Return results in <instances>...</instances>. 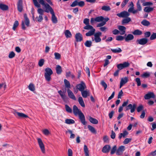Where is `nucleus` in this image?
<instances>
[{"label":"nucleus","mask_w":156,"mask_h":156,"mask_svg":"<svg viewBox=\"0 0 156 156\" xmlns=\"http://www.w3.org/2000/svg\"><path fill=\"white\" fill-rule=\"evenodd\" d=\"M34 6L37 8H40V4L44 6L45 9L44 11L47 12H50L51 13L54 12L52 8L49 5H52V3L51 0H38L39 2L37 0H32Z\"/></svg>","instance_id":"1"},{"label":"nucleus","mask_w":156,"mask_h":156,"mask_svg":"<svg viewBox=\"0 0 156 156\" xmlns=\"http://www.w3.org/2000/svg\"><path fill=\"white\" fill-rule=\"evenodd\" d=\"M89 19L85 18L83 21V23L86 25L83 27V28L86 30H90L86 34L87 36H90L93 35L95 31V29L93 26L89 24Z\"/></svg>","instance_id":"2"},{"label":"nucleus","mask_w":156,"mask_h":156,"mask_svg":"<svg viewBox=\"0 0 156 156\" xmlns=\"http://www.w3.org/2000/svg\"><path fill=\"white\" fill-rule=\"evenodd\" d=\"M73 111L74 114L75 115H78L83 125H86L87 124V122L85 121V119L84 115L81 110L79 109L76 105H74L73 106Z\"/></svg>","instance_id":"3"},{"label":"nucleus","mask_w":156,"mask_h":156,"mask_svg":"<svg viewBox=\"0 0 156 156\" xmlns=\"http://www.w3.org/2000/svg\"><path fill=\"white\" fill-rule=\"evenodd\" d=\"M95 18L96 22L102 21L101 22L98 23L97 25V27H98L103 26L106 24V22L109 20V19L108 17H107L104 18L102 16H98L96 17Z\"/></svg>","instance_id":"4"},{"label":"nucleus","mask_w":156,"mask_h":156,"mask_svg":"<svg viewBox=\"0 0 156 156\" xmlns=\"http://www.w3.org/2000/svg\"><path fill=\"white\" fill-rule=\"evenodd\" d=\"M45 79L47 81L49 82L51 80V75L53 74V71L51 68L48 67L46 68L45 69Z\"/></svg>","instance_id":"5"},{"label":"nucleus","mask_w":156,"mask_h":156,"mask_svg":"<svg viewBox=\"0 0 156 156\" xmlns=\"http://www.w3.org/2000/svg\"><path fill=\"white\" fill-rule=\"evenodd\" d=\"M37 12L39 15L38 16H37L36 17L35 20L37 22H41L43 19L42 16L43 15L44 11L42 9L39 8L37 9Z\"/></svg>","instance_id":"6"},{"label":"nucleus","mask_w":156,"mask_h":156,"mask_svg":"<svg viewBox=\"0 0 156 156\" xmlns=\"http://www.w3.org/2000/svg\"><path fill=\"white\" fill-rule=\"evenodd\" d=\"M24 21H22V27L23 29L25 30L26 29V27L25 26L24 23H25L27 27H28L30 24V21L26 14H24Z\"/></svg>","instance_id":"7"},{"label":"nucleus","mask_w":156,"mask_h":156,"mask_svg":"<svg viewBox=\"0 0 156 156\" xmlns=\"http://www.w3.org/2000/svg\"><path fill=\"white\" fill-rule=\"evenodd\" d=\"M37 142L39 145V147L42 152L43 154L45 153V149L44 145L41 139L40 138L37 139Z\"/></svg>","instance_id":"8"},{"label":"nucleus","mask_w":156,"mask_h":156,"mask_svg":"<svg viewBox=\"0 0 156 156\" xmlns=\"http://www.w3.org/2000/svg\"><path fill=\"white\" fill-rule=\"evenodd\" d=\"M76 87L81 92L86 88V86L85 83L83 82L82 81L80 83L76 85Z\"/></svg>","instance_id":"9"},{"label":"nucleus","mask_w":156,"mask_h":156,"mask_svg":"<svg viewBox=\"0 0 156 156\" xmlns=\"http://www.w3.org/2000/svg\"><path fill=\"white\" fill-rule=\"evenodd\" d=\"M129 65V62H125L122 64L121 63L118 64L117 65V67L119 70H121L124 68L128 67Z\"/></svg>","instance_id":"10"},{"label":"nucleus","mask_w":156,"mask_h":156,"mask_svg":"<svg viewBox=\"0 0 156 156\" xmlns=\"http://www.w3.org/2000/svg\"><path fill=\"white\" fill-rule=\"evenodd\" d=\"M117 15L119 17L126 18L130 15V14L127 12L124 11L120 13H118Z\"/></svg>","instance_id":"11"},{"label":"nucleus","mask_w":156,"mask_h":156,"mask_svg":"<svg viewBox=\"0 0 156 156\" xmlns=\"http://www.w3.org/2000/svg\"><path fill=\"white\" fill-rule=\"evenodd\" d=\"M136 107V105L135 104H133V105L131 104H129L126 107V110L127 111L130 109L131 112L133 113L135 111Z\"/></svg>","instance_id":"12"},{"label":"nucleus","mask_w":156,"mask_h":156,"mask_svg":"<svg viewBox=\"0 0 156 156\" xmlns=\"http://www.w3.org/2000/svg\"><path fill=\"white\" fill-rule=\"evenodd\" d=\"M144 98L145 99L147 100L151 98H155V96L153 92H150L145 95Z\"/></svg>","instance_id":"13"},{"label":"nucleus","mask_w":156,"mask_h":156,"mask_svg":"<svg viewBox=\"0 0 156 156\" xmlns=\"http://www.w3.org/2000/svg\"><path fill=\"white\" fill-rule=\"evenodd\" d=\"M125 150V147L123 146H120L117 150L116 154L117 155H122L123 151Z\"/></svg>","instance_id":"14"},{"label":"nucleus","mask_w":156,"mask_h":156,"mask_svg":"<svg viewBox=\"0 0 156 156\" xmlns=\"http://www.w3.org/2000/svg\"><path fill=\"white\" fill-rule=\"evenodd\" d=\"M58 93L60 95L64 101L66 102L68 101V98L64 93H63L61 90L58 91Z\"/></svg>","instance_id":"15"},{"label":"nucleus","mask_w":156,"mask_h":156,"mask_svg":"<svg viewBox=\"0 0 156 156\" xmlns=\"http://www.w3.org/2000/svg\"><path fill=\"white\" fill-rule=\"evenodd\" d=\"M17 5V9L20 12H22L23 9L22 0H19Z\"/></svg>","instance_id":"16"},{"label":"nucleus","mask_w":156,"mask_h":156,"mask_svg":"<svg viewBox=\"0 0 156 156\" xmlns=\"http://www.w3.org/2000/svg\"><path fill=\"white\" fill-rule=\"evenodd\" d=\"M111 148V147L110 145H105L102 148V151L104 153H108L109 152Z\"/></svg>","instance_id":"17"},{"label":"nucleus","mask_w":156,"mask_h":156,"mask_svg":"<svg viewBox=\"0 0 156 156\" xmlns=\"http://www.w3.org/2000/svg\"><path fill=\"white\" fill-rule=\"evenodd\" d=\"M67 92L68 95L70 98L74 100H76V98L74 95L73 93L69 89H67Z\"/></svg>","instance_id":"18"},{"label":"nucleus","mask_w":156,"mask_h":156,"mask_svg":"<svg viewBox=\"0 0 156 156\" xmlns=\"http://www.w3.org/2000/svg\"><path fill=\"white\" fill-rule=\"evenodd\" d=\"M128 81V79L127 77L122 78L120 83L119 88H120L125 84Z\"/></svg>","instance_id":"19"},{"label":"nucleus","mask_w":156,"mask_h":156,"mask_svg":"<svg viewBox=\"0 0 156 156\" xmlns=\"http://www.w3.org/2000/svg\"><path fill=\"white\" fill-rule=\"evenodd\" d=\"M81 93L82 97L83 98H86L90 95V92L89 90H86L81 91Z\"/></svg>","instance_id":"20"},{"label":"nucleus","mask_w":156,"mask_h":156,"mask_svg":"<svg viewBox=\"0 0 156 156\" xmlns=\"http://www.w3.org/2000/svg\"><path fill=\"white\" fill-rule=\"evenodd\" d=\"M118 28L121 31L120 34H124L125 33L126 27L122 26H118Z\"/></svg>","instance_id":"21"},{"label":"nucleus","mask_w":156,"mask_h":156,"mask_svg":"<svg viewBox=\"0 0 156 156\" xmlns=\"http://www.w3.org/2000/svg\"><path fill=\"white\" fill-rule=\"evenodd\" d=\"M14 114L17 115L19 117L21 118H26L28 117L27 115L23 113H20L16 111L15 112Z\"/></svg>","instance_id":"22"},{"label":"nucleus","mask_w":156,"mask_h":156,"mask_svg":"<svg viewBox=\"0 0 156 156\" xmlns=\"http://www.w3.org/2000/svg\"><path fill=\"white\" fill-rule=\"evenodd\" d=\"M51 21L54 23H57L58 20L57 17H56L54 12L51 13Z\"/></svg>","instance_id":"23"},{"label":"nucleus","mask_w":156,"mask_h":156,"mask_svg":"<svg viewBox=\"0 0 156 156\" xmlns=\"http://www.w3.org/2000/svg\"><path fill=\"white\" fill-rule=\"evenodd\" d=\"M89 120L90 122L94 124H98V121L97 119L93 118L90 116H89Z\"/></svg>","instance_id":"24"},{"label":"nucleus","mask_w":156,"mask_h":156,"mask_svg":"<svg viewBox=\"0 0 156 156\" xmlns=\"http://www.w3.org/2000/svg\"><path fill=\"white\" fill-rule=\"evenodd\" d=\"M0 9L3 11H6L9 9L8 5L2 3L0 4Z\"/></svg>","instance_id":"25"},{"label":"nucleus","mask_w":156,"mask_h":156,"mask_svg":"<svg viewBox=\"0 0 156 156\" xmlns=\"http://www.w3.org/2000/svg\"><path fill=\"white\" fill-rule=\"evenodd\" d=\"M132 33L134 35L140 36L142 34L143 32L142 31L138 29H137L133 32Z\"/></svg>","instance_id":"26"},{"label":"nucleus","mask_w":156,"mask_h":156,"mask_svg":"<svg viewBox=\"0 0 156 156\" xmlns=\"http://www.w3.org/2000/svg\"><path fill=\"white\" fill-rule=\"evenodd\" d=\"M131 21V19L129 17H126V18L122 20V24L124 25L125 24L128 23L129 22Z\"/></svg>","instance_id":"27"},{"label":"nucleus","mask_w":156,"mask_h":156,"mask_svg":"<svg viewBox=\"0 0 156 156\" xmlns=\"http://www.w3.org/2000/svg\"><path fill=\"white\" fill-rule=\"evenodd\" d=\"M128 134V132L126 130H125L123 131V133H120L119 134V138L120 139L122 137L123 138H125Z\"/></svg>","instance_id":"28"},{"label":"nucleus","mask_w":156,"mask_h":156,"mask_svg":"<svg viewBox=\"0 0 156 156\" xmlns=\"http://www.w3.org/2000/svg\"><path fill=\"white\" fill-rule=\"evenodd\" d=\"M128 100H127V101L125 102H124L122 106H120L119 107V112H120L122 111L123 110V107L125 106H126L128 103Z\"/></svg>","instance_id":"29"},{"label":"nucleus","mask_w":156,"mask_h":156,"mask_svg":"<svg viewBox=\"0 0 156 156\" xmlns=\"http://www.w3.org/2000/svg\"><path fill=\"white\" fill-rule=\"evenodd\" d=\"M56 70L57 74H60L62 71L61 67L59 65H57L56 67Z\"/></svg>","instance_id":"30"},{"label":"nucleus","mask_w":156,"mask_h":156,"mask_svg":"<svg viewBox=\"0 0 156 156\" xmlns=\"http://www.w3.org/2000/svg\"><path fill=\"white\" fill-rule=\"evenodd\" d=\"M147 40H137L136 43L144 45L147 43Z\"/></svg>","instance_id":"31"},{"label":"nucleus","mask_w":156,"mask_h":156,"mask_svg":"<svg viewBox=\"0 0 156 156\" xmlns=\"http://www.w3.org/2000/svg\"><path fill=\"white\" fill-rule=\"evenodd\" d=\"M78 101L82 107H85L84 102L81 97H80L79 98Z\"/></svg>","instance_id":"32"},{"label":"nucleus","mask_w":156,"mask_h":156,"mask_svg":"<svg viewBox=\"0 0 156 156\" xmlns=\"http://www.w3.org/2000/svg\"><path fill=\"white\" fill-rule=\"evenodd\" d=\"M141 23L142 25L145 26H148L150 24V22L146 20H143L141 22Z\"/></svg>","instance_id":"33"},{"label":"nucleus","mask_w":156,"mask_h":156,"mask_svg":"<svg viewBox=\"0 0 156 156\" xmlns=\"http://www.w3.org/2000/svg\"><path fill=\"white\" fill-rule=\"evenodd\" d=\"M153 8L150 7H146L144 9L145 12L149 13L152 11L153 10Z\"/></svg>","instance_id":"34"},{"label":"nucleus","mask_w":156,"mask_h":156,"mask_svg":"<svg viewBox=\"0 0 156 156\" xmlns=\"http://www.w3.org/2000/svg\"><path fill=\"white\" fill-rule=\"evenodd\" d=\"M65 35L67 38L71 37L72 34L68 30H66L64 32Z\"/></svg>","instance_id":"35"},{"label":"nucleus","mask_w":156,"mask_h":156,"mask_svg":"<svg viewBox=\"0 0 156 156\" xmlns=\"http://www.w3.org/2000/svg\"><path fill=\"white\" fill-rule=\"evenodd\" d=\"M87 127L89 130L92 133H96V131L95 128L92 126L88 125L87 126Z\"/></svg>","instance_id":"36"},{"label":"nucleus","mask_w":156,"mask_h":156,"mask_svg":"<svg viewBox=\"0 0 156 156\" xmlns=\"http://www.w3.org/2000/svg\"><path fill=\"white\" fill-rule=\"evenodd\" d=\"M84 151L85 156H89V151L87 145H85L84 146Z\"/></svg>","instance_id":"37"},{"label":"nucleus","mask_w":156,"mask_h":156,"mask_svg":"<svg viewBox=\"0 0 156 156\" xmlns=\"http://www.w3.org/2000/svg\"><path fill=\"white\" fill-rule=\"evenodd\" d=\"M65 122L67 124H74L75 123V121L72 119H66Z\"/></svg>","instance_id":"38"},{"label":"nucleus","mask_w":156,"mask_h":156,"mask_svg":"<svg viewBox=\"0 0 156 156\" xmlns=\"http://www.w3.org/2000/svg\"><path fill=\"white\" fill-rule=\"evenodd\" d=\"M64 82L66 87L69 89L70 88L69 82L66 79L64 80Z\"/></svg>","instance_id":"39"},{"label":"nucleus","mask_w":156,"mask_h":156,"mask_svg":"<svg viewBox=\"0 0 156 156\" xmlns=\"http://www.w3.org/2000/svg\"><path fill=\"white\" fill-rule=\"evenodd\" d=\"M136 7L137 9L135 10H137V13L138 12V11H140L142 9V8L140 5V3L139 2V1H138L136 3Z\"/></svg>","instance_id":"40"},{"label":"nucleus","mask_w":156,"mask_h":156,"mask_svg":"<svg viewBox=\"0 0 156 156\" xmlns=\"http://www.w3.org/2000/svg\"><path fill=\"white\" fill-rule=\"evenodd\" d=\"M101 9L105 11H108L111 10V8L109 6L104 5L102 7Z\"/></svg>","instance_id":"41"},{"label":"nucleus","mask_w":156,"mask_h":156,"mask_svg":"<svg viewBox=\"0 0 156 156\" xmlns=\"http://www.w3.org/2000/svg\"><path fill=\"white\" fill-rule=\"evenodd\" d=\"M29 89L32 91H34L35 90V86L33 84L30 83L28 86Z\"/></svg>","instance_id":"42"},{"label":"nucleus","mask_w":156,"mask_h":156,"mask_svg":"<svg viewBox=\"0 0 156 156\" xmlns=\"http://www.w3.org/2000/svg\"><path fill=\"white\" fill-rule=\"evenodd\" d=\"M101 33L100 32H98L94 33L93 35H94L95 37L94 39H100V36L101 35Z\"/></svg>","instance_id":"43"},{"label":"nucleus","mask_w":156,"mask_h":156,"mask_svg":"<svg viewBox=\"0 0 156 156\" xmlns=\"http://www.w3.org/2000/svg\"><path fill=\"white\" fill-rule=\"evenodd\" d=\"M128 12H132L133 14H135L137 13V10H134V7H130L128 10Z\"/></svg>","instance_id":"44"},{"label":"nucleus","mask_w":156,"mask_h":156,"mask_svg":"<svg viewBox=\"0 0 156 156\" xmlns=\"http://www.w3.org/2000/svg\"><path fill=\"white\" fill-rule=\"evenodd\" d=\"M45 61L44 59H40L38 62V65L40 67L42 66L44 64Z\"/></svg>","instance_id":"45"},{"label":"nucleus","mask_w":156,"mask_h":156,"mask_svg":"<svg viewBox=\"0 0 156 156\" xmlns=\"http://www.w3.org/2000/svg\"><path fill=\"white\" fill-rule=\"evenodd\" d=\"M66 77H71L73 79L75 78V76L73 74H72L70 71H69L66 73Z\"/></svg>","instance_id":"46"},{"label":"nucleus","mask_w":156,"mask_h":156,"mask_svg":"<svg viewBox=\"0 0 156 156\" xmlns=\"http://www.w3.org/2000/svg\"><path fill=\"white\" fill-rule=\"evenodd\" d=\"M66 111L68 112L71 113L72 112V109L67 105H65Z\"/></svg>","instance_id":"47"},{"label":"nucleus","mask_w":156,"mask_h":156,"mask_svg":"<svg viewBox=\"0 0 156 156\" xmlns=\"http://www.w3.org/2000/svg\"><path fill=\"white\" fill-rule=\"evenodd\" d=\"M112 51L114 53H119L122 51V50L120 48H117L116 49H112Z\"/></svg>","instance_id":"48"},{"label":"nucleus","mask_w":156,"mask_h":156,"mask_svg":"<svg viewBox=\"0 0 156 156\" xmlns=\"http://www.w3.org/2000/svg\"><path fill=\"white\" fill-rule=\"evenodd\" d=\"M85 45L87 47H90L92 44V42L90 41H87L84 43Z\"/></svg>","instance_id":"49"},{"label":"nucleus","mask_w":156,"mask_h":156,"mask_svg":"<svg viewBox=\"0 0 156 156\" xmlns=\"http://www.w3.org/2000/svg\"><path fill=\"white\" fill-rule=\"evenodd\" d=\"M75 38L76 39H82V35L80 33H77L75 35Z\"/></svg>","instance_id":"50"},{"label":"nucleus","mask_w":156,"mask_h":156,"mask_svg":"<svg viewBox=\"0 0 156 156\" xmlns=\"http://www.w3.org/2000/svg\"><path fill=\"white\" fill-rule=\"evenodd\" d=\"M117 150V147L116 145L114 146L112 148V150H111V154H114L116 150Z\"/></svg>","instance_id":"51"},{"label":"nucleus","mask_w":156,"mask_h":156,"mask_svg":"<svg viewBox=\"0 0 156 156\" xmlns=\"http://www.w3.org/2000/svg\"><path fill=\"white\" fill-rule=\"evenodd\" d=\"M55 58L56 59H59L61 58V55L58 53L55 52L54 53Z\"/></svg>","instance_id":"52"},{"label":"nucleus","mask_w":156,"mask_h":156,"mask_svg":"<svg viewBox=\"0 0 156 156\" xmlns=\"http://www.w3.org/2000/svg\"><path fill=\"white\" fill-rule=\"evenodd\" d=\"M18 25L19 23L18 21L17 20L15 21L14 23L13 27L12 28L13 29L15 30L16 28L18 27Z\"/></svg>","instance_id":"53"},{"label":"nucleus","mask_w":156,"mask_h":156,"mask_svg":"<svg viewBox=\"0 0 156 156\" xmlns=\"http://www.w3.org/2000/svg\"><path fill=\"white\" fill-rule=\"evenodd\" d=\"M144 109V106L142 105H140L137 108V112H140L142 111Z\"/></svg>","instance_id":"54"},{"label":"nucleus","mask_w":156,"mask_h":156,"mask_svg":"<svg viewBox=\"0 0 156 156\" xmlns=\"http://www.w3.org/2000/svg\"><path fill=\"white\" fill-rule=\"evenodd\" d=\"M132 140V139L131 138H126L123 141V143L124 144H128L129 142H130Z\"/></svg>","instance_id":"55"},{"label":"nucleus","mask_w":156,"mask_h":156,"mask_svg":"<svg viewBox=\"0 0 156 156\" xmlns=\"http://www.w3.org/2000/svg\"><path fill=\"white\" fill-rule=\"evenodd\" d=\"M15 55V54L14 52L13 51H11L9 53V57L10 58H12L14 57Z\"/></svg>","instance_id":"56"},{"label":"nucleus","mask_w":156,"mask_h":156,"mask_svg":"<svg viewBox=\"0 0 156 156\" xmlns=\"http://www.w3.org/2000/svg\"><path fill=\"white\" fill-rule=\"evenodd\" d=\"M101 84L104 87V90H105L107 87V85L106 83L104 81L102 80L101 81Z\"/></svg>","instance_id":"57"},{"label":"nucleus","mask_w":156,"mask_h":156,"mask_svg":"<svg viewBox=\"0 0 156 156\" xmlns=\"http://www.w3.org/2000/svg\"><path fill=\"white\" fill-rule=\"evenodd\" d=\"M135 80L136 82L137 83V86H140L141 84L140 78H137L136 79H135Z\"/></svg>","instance_id":"58"},{"label":"nucleus","mask_w":156,"mask_h":156,"mask_svg":"<svg viewBox=\"0 0 156 156\" xmlns=\"http://www.w3.org/2000/svg\"><path fill=\"white\" fill-rule=\"evenodd\" d=\"M150 76V74L149 73L145 72L143 74V75L141 76L143 77L147 78L149 77Z\"/></svg>","instance_id":"59"},{"label":"nucleus","mask_w":156,"mask_h":156,"mask_svg":"<svg viewBox=\"0 0 156 156\" xmlns=\"http://www.w3.org/2000/svg\"><path fill=\"white\" fill-rule=\"evenodd\" d=\"M152 5V3L149 2H145L143 3V5L144 6Z\"/></svg>","instance_id":"60"},{"label":"nucleus","mask_w":156,"mask_h":156,"mask_svg":"<svg viewBox=\"0 0 156 156\" xmlns=\"http://www.w3.org/2000/svg\"><path fill=\"white\" fill-rule=\"evenodd\" d=\"M85 5V3L83 1H81L78 2V5L81 7H83Z\"/></svg>","instance_id":"61"},{"label":"nucleus","mask_w":156,"mask_h":156,"mask_svg":"<svg viewBox=\"0 0 156 156\" xmlns=\"http://www.w3.org/2000/svg\"><path fill=\"white\" fill-rule=\"evenodd\" d=\"M77 5H78V2L76 0H75L71 5L70 6L72 7H74Z\"/></svg>","instance_id":"62"},{"label":"nucleus","mask_w":156,"mask_h":156,"mask_svg":"<svg viewBox=\"0 0 156 156\" xmlns=\"http://www.w3.org/2000/svg\"><path fill=\"white\" fill-rule=\"evenodd\" d=\"M151 32L149 31L146 32L144 33V37H149L151 35Z\"/></svg>","instance_id":"63"},{"label":"nucleus","mask_w":156,"mask_h":156,"mask_svg":"<svg viewBox=\"0 0 156 156\" xmlns=\"http://www.w3.org/2000/svg\"><path fill=\"white\" fill-rule=\"evenodd\" d=\"M68 156H72L73 151L70 149H69L68 151Z\"/></svg>","instance_id":"64"}]
</instances>
